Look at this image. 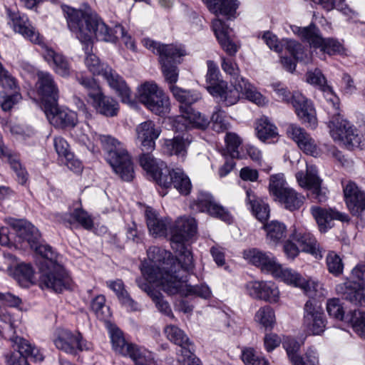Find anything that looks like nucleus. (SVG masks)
<instances>
[{
	"mask_svg": "<svg viewBox=\"0 0 365 365\" xmlns=\"http://www.w3.org/2000/svg\"><path fill=\"white\" fill-rule=\"evenodd\" d=\"M65 13L69 29L80 41L86 43V50L95 35L98 40L108 42L121 38L128 48L135 51V42L121 25H116L113 29L108 27L90 7L86 6L83 10L68 7Z\"/></svg>",
	"mask_w": 365,
	"mask_h": 365,
	"instance_id": "1",
	"label": "nucleus"
},
{
	"mask_svg": "<svg viewBox=\"0 0 365 365\" xmlns=\"http://www.w3.org/2000/svg\"><path fill=\"white\" fill-rule=\"evenodd\" d=\"M6 13L16 32L43 48L44 59L52 66L56 74L63 78H67L71 75L72 68L68 58L62 53L56 52L46 44L43 36L31 25L26 16L9 8H6Z\"/></svg>",
	"mask_w": 365,
	"mask_h": 365,
	"instance_id": "2",
	"label": "nucleus"
},
{
	"mask_svg": "<svg viewBox=\"0 0 365 365\" xmlns=\"http://www.w3.org/2000/svg\"><path fill=\"white\" fill-rule=\"evenodd\" d=\"M142 42L148 49L159 56L165 81L170 86H175L179 75L177 65L180 63V58L187 54L184 47L176 44H163L150 38H144Z\"/></svg>",
	"mask_w": 365,
	"mask_h": 365,
	"instance_id": "3",
	"label": "nucleus"
},
{
	"mask_svg": "<svg viewBox=\"0 0 365 365\" xmlns=\"http://www.w3.org/2000/svg\"><path fill=\"white\" fill-rule=\"evenodd\" d=\"M102 147L106 150L107 160L114 172L124 181L134 178V167L130 155L122 143L109 135H96Z\"/></svg>",
	"mask_w": 365,
	"mask_h": 365,
	"instance_id": "4",
	"label": "nucleus"
},
{
	"mask_svg": "<svg viewBox=\"0 0 365 365\" xmlns=\"http://www.w3.org/2000/svg\"><path fill=\"white\" fill-rule=\"evenodd\" d=\"M197 231L196 221L193 217H180L170 227V244L173 250L180 255V262L187 271L194 267L192 255L186 242L194 236Z\"/></svg>",
	"mask_w": 365,
	"mask_h": 365,
	"instance_id": "5",
	"label": "nucleus"
},
{
	"mask_svg": "<svg viewBox=\"0 0 365 365\" xmlns=\"http://www.w3.org/2000/svg\"><path fill=\"white\" fill-rule=\"evenodd\" d=\"M93 38V36L92 37ZM83 45V49L86 53L85 64L88 69L93 75L102 76L108 82L109 86L115 91L117 94L120 97L121 101L124 103H130V90L127 86L125 81L108 64L103 63L100 61L98 56L91 53L93 48V38L91 43L86 50V43L81 41Z\"/></svg>",
	"mask_w": 365,
	"mask_h": 365,
	"instance_id": "6",
	"label": "nucleus"
},
{
	"mask_svg": "<svg viewBox=\"0 0 365 365\" xmlns=\"http://www.w3.org/2000/svg\"><path fill=\"white\" fill-rule=\"evenodd\" d=\"M143 277L135 279L140 289L146 292L150 298L158 292L153 286L161 287L163 290L168 294H175L181 290L182 282L178 276H173L169 273L163 274L158 267L153 266H144L142 269Z\"/></svg>",
	"mask_w": 365,
	"mask_h": 365,
	"instance_id": "7",
	"label": "nucleus"
},
{
	"mask_svg": "<svg viewBox=\"0 0 365 365\" xmlns=\"http://www.w3.org/2000/svg\"><path fill=\"white\" fill-rule=\"evenodd\" d=\"M354 279H346L336 285V293L343 299L360 307H365V264L358 265L351 272Z\"/></svg>",
	"mask_w": 365,
	"mask_h": 365,
	"instance_id": "8",
	"label": "nucleus"
},
{
	"mask_svg": "<svg viewBox=\"0 0 365 365\" xmlns=\"http://www.w3.org/2000/svg\"><path fill=\"white\" fill-rule=\"evenodd\" d=\"M328 126L331 138L334 141H339L349 150L359 148L362 143V135L349 121L344 119L339 113H334L329 122Z\"/></svg>",
	"mask_w": 365,
	"mask_h": 365,
	"instance_id": "9",
	"label": "nucleus"
},
{
	"mask_svg": "<svg viewBox=\"0 0 365 365\" xmlns=\"http://www.w3.org/2000/svg\"><path fill=\"white\" fill-rule=\"evenodd\" d=\"M138 101L156 115L166 113L169 110L168 96L154 82H145L138 87Z\"/></svg>",
	"mask_w": 365,
	"mask_h": 365,
	"instance_id": "10",
	"label": "nucleus"
},
{
	"mask_svg": "<svg viewBox=\"0 0 365 365\" xmlns=\"http://www.w3.org/2000/svg\"><path fill=\"white\" fill-rule=\"evenodd\" d=\"M11 346L17 352H13L6 356V365H30L27 358L34 361H42L44 359L40 349L16 331L9 337Z\"/></svg>",
	"mask_w": 365,
	"mask_h": 365,
	"instance_id": "11",
	"label": "nucleus"
},
{
	"mask_svg": "<svg viewBox=\"0 0 365 365\" xmlns=\"http://www.w3.org/2000/svg\"><path fill=\"white\" fill-rule=\"evenodd\" d=\"M304 41L314 48L329 56L340 55L344 51L343 45L336 38H322L319 29L314 25L310 24L307 27H298L295 31Z\"/></svg>",
	"mask_w": 365,
	"mask_h": 365,
	"instance_id": "12",
	"label": "nucleus"
},
{
	"mask_svg": "<svg viewBox=\"0 0 365 365\" xmlns=\"http://www.w3.org/2000/svg\"><path fill=\"white\" fill-rule=\"evenodd\" d=\"M40 284L56 292H62L69 283V279L63 267L56 261H48L40 267Z\"/></svg>",
	"mask_w": 365,
	"mask_h": 365,
	"instance_id": "13",
	"label": "nucleus"
},
{
	"mask_svg": "<svg viewBox=\"0 0 365 365\" xmlns=\"http://www.w3.org/2000/svg\"><path fill=\"white\" fill-rule=\"evenodd\" d=\"M178 254V257H173L171 252L167 250L156 247H150L147 251V255L149 260L152 264L147 266H153L158 267L160 272L164 274L169 273L173 276H178V270L180 267L186 271L182 266L180 262V255Z\"/></svg>",
	"mask_w": 365,
	"mask_h": 365,
	"instance_id": "14",
	"label": "nucleus"
},
{
	"mask_svg": "<svg viewBox=\"0 0 365 365\" xmlns=\"http://www.w3.org/2000/svg\"><path fill=\"white\" fill-rule=\"evenodd\" d=\"M296 178L302 187L309 190V196L312 200L318 202H325L327 199V189L322 187V180L318 176V171L315 165H307L306 174L298 172Z\"/></svg>",
	"mask_w": 365,
	"mask_h": 365,
	"instance_id": "15",
	"label": "nucleus"
},
{
	"mask_svg": "<svg viewBox=\"0 0 365 365\" xmlns=\"http://www.w3.org/2000/svg\"><path fill=\"white\" fill-rule=\"evenodd\" d=\"M190 207L195 212H206L212 217L218 218L227 223L232 220L230 212L223 206L216 202L211 195L200 192L197 198L190 204Z\"/></svg>",
	"mask_w": 365,
	"mask_h": 365,
	"instance_id": "16",
	"label": "nucleus"
},
{
	"mask_svg": "<svg viewBox=\"0 0 365 365\" xmlns=\"http://www.w3.org/2000/svg\"><path fill=\"white\" fill-rule=\"evenodd\" d=\"M303 325L309 333L314 335L322 334L325 329L324 313L315 300L309 299L304 305Z\"/></svg>",
	"mask_w": 365,
	"mask_h": 365,
	"instance_id": "17",
	"label": "nucleus"
},
{
	"mask_svg": "<svg viewBox=\"0 0 365 365\" xmlns=\"http://www.w3.org/2000/svg\"><path fill=\"white\" fill-rule=\"evenodd\" d=\"M292 105L302 123L312 129L317 126L315 108L311 101L298 92L293 93Z\"/></svg>",
	"mask_w": 365,
	"mask_h": 365,
	"instance_id": "18",
	"label": "nucleus"
},
{
	"mask_svg": "<svg viewBox=\"0 0 365 365\" xmlns=\"http://www.w3.org/2000/svg\"><path fill=\"white\" fill-rule=\"evenodd\" d=\"M37 78V91L41 96L43 108L58 102L59 92L53 76L48 72L39 71Z\"/></svg>",
	"mask_w": 365,
	"mask_h": 365,
	"instance_id": "19",
	"label": "nucleus"
},
{
	"mask_svg": "<svg viewBox=\"0 0 365 365\" xmlns=\"http://www.w3.org/2000/svg\"><path fill=\"white\" fill-rule=\"evenodd\" d=\"M164 332L170 341L180 346L177 354H181L182 361L194 356V344L182 329L175 325H168L165 327Z\"/></svg>",
	"mask_w": 365,
	"mask_h": 365,
	"instance_id": "20",
	"label": "nucleus"
},
{
	"mask_svg": "<svg viewBox=\"0 0 365 365\" xmlns=\"http://www.w3.org/2000/svg\"><path fill=\"white\" fill-rule=\"evenodd\" d=\"M158 185L165 188L173 185L183 195L189 194L192 187L189 178L180 168L170 170L168 168L167 172L160 178Z\"/></svg>",
	"mask_w": 365,
	"mask_h": 365,
	"instance_id": "21",
	"label": "nucleus"
},
{
	"mask_svg": "<svg viewBox=\"0 0 365 365\" xmlns=\"http://www.w3.org/2000/svg\"><path fill=\"white\" fill-rule=\"evenodd\" d=\"M290 238L299 244L302 252L309 253L317 259L322 258L324 250L310 232L301 228H294L290 234Z\"/></svg>",
	"mask_w": 365,
	"mask_h": 365,
	"instance_id": "22",
	"label": "nucleus"
},
{
	"mask_svg": "<svg viewBox=\"0 0 365 365\" xmlns=\"http://www.w3.org/2000/svg\"><path fill=\"white\" fill-rule=\"evenodd\" d=\"M246 289L252 297L270 303L278 302L279 298L278 287L272 282H251L246 285Z\"/></svg>",
	"mask_w": 365,
	"mask_h": 365,
	"instance_id": "23",
	"label": "nucleus"
},
{
	"mask_svg": "<svg viewBox=\"0 0 365 365\" xmlns=\"http://www.w3.org/2000/svg\"><path fill=\"white\" fill-rule=\"evenodd\" d=\"M212 29L223 51L229 56H235L240 45L232 40L231 37L232 29L222 20L215 19L212 21Z\"/></svg>",
	"mask_w": 365,
	"mask_h": 365,
	"instance_id": "24",
	"label": "nucleus"
},
{
	"mask_svg": "<svg viewBox=\"0 0 365 365\" xmlns=\"http://www.w3.org/2000/svg\"><path fill=\"white\" fill-rule=\"evenodd\" d=\"M44 112L50 123L56 127H74L76 124V113L70 110L61 109L58 107V102L50 106H46Z\"/></svg>",
	"mask_w": 365,
	"mask_h": 365,
	"instance_id": "25",
	"label": "nucleus"
},
{
	"mask_svg": "<svg viewBox=\"0 0 365 365\" xmlns=\"http://www.w3.org/2000/svg\"><path fill=\"white\" fill-rule=\"evenodd\" d=\"M344 195L348 209L353 215L359 216L365 210V192L353 182L344 187Z\"/></svg>",
	"mask_w": 365,
	"mask_h": 365,
	"instance_id": "26",
	"label": "nucleus"
},
{
	"mask_svg": "<svg viewBox=\"0 0 365 365\" xmlns=\"http://www.w3.org/2000/svg\"><path fill=\"white\" fill-rule=\"evenodd\" d=\"M312 214L315 219L319 230L325 232L329 228L332 227L331 222L337 220L341 222H348L349 216L343 212H340L335 209H325L320 207H312L311 208Z\"/></svg>",
	"mask_w": 365,
	"mask_h": 365,
	"instance_id": "27",
	"label": "nucleus"
},
{
	"mask_svg": "<svg viewBox=\"0 0 365 365\" xmlns=\"http://www.w3.org/2000/svg\"><path fill=\"white\" fill-rule=\"evenodd\" d=\"M244 257L252 264L260 267L262 271L271 273L272 275L277 272L279 265L271 252H264L257 249L245 251Z\"/></svg>",
	"mask_w": 365,
	"mask_h": 365,
	"instance_id": "28",
	"label": "nucleus"
},
{
	"mask_svg": "<svg viewBox=\"0 0 365 365\" xmlns=\"http://www.w3.org/2000/svg\"><path fill=\"white\" fill-rule=\"evenodd\" d=\"M160 132V129L157 128L152 120L145 121L137 126V138L143 151L154 150L155 140L159 137Z\"/></svg>",
	"mask_w": 365,
	"mask_h": 365,
	"instance_id": "29",
	"label": "nucleus"
},
{
	"mask_svg": "<svg viewBox=\"0 0 365 365\" xmlns=\"http://www.w3.org/2000/svg\"><path fill=\"white\" fill-rule=\"evenodd\" d=\"M208 124V119L194 110L193 108L190 110L182 113L174 121V127L176 130H182L191 128L204 130Z\"/></svg>",
	"mask_w": 365,
	"mask_h": 365,
	"instance_id": "30",
	"label": "nucleus"
},
{
	"mask_svg": "<svg viewBox=\"0 0 365 365\" xmlns=\"http://www.w3.org/2000/svg\"><path fill=\"white\" fill-rule=\"evenodd\" d=\"M8 223L16 230L19 237L29 243L31 248L39 241L41 235L31 223L13 218L9 219Z\"/></svg>",
	"mask_w": 365,
	"mask_h": 365,
	"instance_id": "31",
	"label": "nucleus"
},
{
	"mask_svg": "<svg viewBox=\"0 0 365 365\" xmlns=\"http://www.w3.org/2000/svg\"><path fill=\"white\" fill-rule=\"evenodd\" d=\"M139 162L141 167L158 184L160 178L167 172L166 164L163 160L154 158L149 153L142 154Z\"/></svg>",
	"mask_w": 365,
	"mask_h": 365,
	"instance_id": "32",
	"label": "nucleus"
},
{
	"mask_svg": "<svg viewBox=\"0 0 365 365\" xmlns=\"http://www.w3.org/2000/svg\"><path fill=\"white\" fill-rule=\"evenodd\" d=\"M207 89L212 96L219 97L225 106L235 104L240 98L237 90L227 88V83L223 81H221L220 84L208 86Z\"/></svg>",
	"mask_w": 365,
	"mask_h": 365,
	"instance_id": "33",
	"label": "nucleus"
},
{
	"mask_svg": "<svg viewBox=\"0 0 365 365\" xmlns=\"http://www.w3.org/2000/svg\"><path fill=\"white\" fill-rule=\"evenodd\" d=\"M192 140V138L188 133L175 136L172 139H165L163 144V151L169 155H175L184 157L187 153V148Z\"/></svg>",
	"mask_w": 365,
	"mask_h": 365,
	"instance_id": "34",
	"label": "nucleus"
},
{
	"mask_svg": "<svg viewBox=\"0 0 365 365\" xmlns=\"http://www.w3.org/2000/svg\"><path fill=\"white\" fill-rule=\"evenodd\" d=\"M209 11L215 15H222L230 19L235 17L239 6L237 0H202Z\"/></svg>",
	"mask_w": 365,
	"mask_h": 365,
	"instance_id": "35",
	"label": "nucleus"
},
{
	"mask_svg": "<svg viewBox=\"0 0 365 365\" xmlns=\"http://www.w3.org/2000/svg\"><path fill=\"white\" fill-rule=\"evenodd\" d=\"M170 90L174 98L180 103V110L181 113L190 110L192 108V105L201 98L199 93L195 91L185 90L177 86H170Z\"/></svg>",
	"mask_w": 365,
	"mask_h": 365,
	"instance_id": "36",
	"label": "nucleus"
},
{
	"mask_svg": "<svg viewBox=\"0 0 365 365\" xmlns=\"http://www.w3.org/2000/svg\"><path fill=\"white\" fill-rule=\"evenodd\" d=\"M92 101L93 106L99 113L107 117H113L118 114L119 110L118 102L113 98L105 96L102 91Z\"/></svg>",
	"mask_w": 365,
	"mask_h": 365,
	"instance_id": "37",
	"label": "nucleus"
},
{
	"mask_svg": "<svg viewBox=\"0 0 365 365\" xmlns=\"http://www.w3.org/2000/svg\"><path fill=\"white\" fill-rule=\"evenodd\" d=\"M77 334H74L69 330L58 329L56 331V336L53 339L56 347L66 353L73 354L76 352Z\"/></svg>",
	"mask_w": 365,
	"mask_h": 365,
	"instance_id": "38",
	"label": "nucleus"
},
{
	"mask_svg": "<svg viewBox=\"0 0 365 365\" xmlns=\"http://www.w3.org/2000/svg\"><path fill=\"white\" fill-rule=\"evenodd\" d=\"M61 221L66 226L78 223L86 230H90L93 226L91 215L81 208H76L70 213H66L61 217Z\"/></svg>",
	"mask_w": 365,
	"mask_h": 365,
	"instance_id": "39",
	"label": "nucleus"
},
{
	"mask_svg": "<svg viewBox=\"0 0 365 365\" xmlns=\"http://www.w3.org/2000/svg\"><path fill=\"white\" fill-rule=\"evenodd\" d=\"M148 228L154 237L165 236L170 222L166 220L158 218L157 214L153 210L148 208L145 211Z\"/></svg>",
	"mask_w": 365,
	"mask_h": 365,
	"instance_id": "40",
	"label": "nucleus"
},
{
	"mask_svg": "<svg viewBox=\"0 0 365 365\" xmlns=\"http://www.w3.org/2000/svg\"><path fill=\"white\" fill-rule=\"evenodd\" d=\"M267 240L269 244L276 245L287 237L286 225L277 220H273L264 225Z\"/></svg>",
	"mask_w": 365,
	"mask_h": 365,
	"instance_id": "41",
	"label": "nucleus"
},
{
	"mask_svg": "<svg viewBox=\"0 0 365 365\" xmlns=\"http://www.w3.org/2000/svg\"><path fill=\"white\" fill-rule=\"evenodd\" d=\"M247 204L250 205L252 213L261 222L266 221L269 217V207L250 190H247Z\"/></svg>",
	"mask_w": 365,
	"mask_h": 365,
	"instance_id": "42",
	"label": "nucleus"
},
{
	"mask_svg": "<svg viewBox=\"0 0 365 365\" xmlns=\"http://www.w3.org/2000/svg\"><path fill=\"white\" fill-rule=\"evenodd\" d=\"M108 286L116 294L120 303L129 309L130 311H140V307L134 301L129 295L128 292L124 289V285L120 279L109 282Z\"/></svg>",
	"mask_w": 365,
	"mask_h": 365,
	"instance_id": "43",
	"label": "nucleus"
},
{
	"mask_svg": "<svg viewBox=\"0 0 365 365\" xmlns=\"http://www.w3.org/2000/svg\"><path fill=\"white\" fill-rule=\"evenodd\" d=\"M275 201L279 202L287 210L294 211L302 207L304 204V197L289 187Z\"/></svg>",
	"mask_w": 365,
	"mask_h": 365,
	"instance_id": "44",
	"label": "nucleus"
},
{
	"mask_svg": "<svg viewBox=\"0 0 365 365\" xmlns=\"http://www.w3.org/2000/svg\"><path fill=\"white\" fill-rule=\"evenodd\" d=\"M287 51L297 61L307 64L311 61L312 55L304 49V47L299 42L294 40H287L285 43Z\"/></svg>",
	"mask_w": 365,
	"mask_h": 365,
	"instance_id": "45",
	"label": "nucleus"
},
{
	"mask_svg": "<svg viewBox=\"0 0 365 365\" xmlns=\"http://www.w3.org/2000/svg\"><path fill=\"white\" fill-rule=\"evenodd\" d=\"M346 322L351 324L354 331L365 339V312L354 309L346 314Z\"/></svg>",
	"mask_w": 365,
	"mask_h": 365,
	"instance_id": "46",
	"label": "nucleus"
},
{
	"mask_svg": "<svg viewBox=\"0 0 365 365\" xmlns=\"http://www.w3.org/2000/svg\"><path fill=\"white\" fill-rule=\"evenodd\" d=\"M258 138L265 141L277 135V127L272 124L267 117L263 116L258 120L257 128Z\"/></svg>",
	"mask_w": 365,
	"mask_h": 365,
	"instance_id": "47",
	"label": "nucleus"
},
{
	"mask_svg": "<svg viewBox=\"0 0 365 365\" xmlns=\"http://www.w3.org/2000/svg\"><path fill=\"white\" fill-rule=\"evenodd\" d=\"M289 188V187L288 186L283 174H276L270 176L269 191L274 200L279 198L285 192V191H287V189Z\"/></svg>",
	"mask_w": 365,
	"mask_h": 365,
	"instance_id": "48",
	"label": "nucleus"
},
{
	"mask_svg": "<svg viewBox=\"0 0 365 365\" xmlns=\"http://www.w3.org/2000/svg\"><path fill=\"white\" fill-rule=\"evenodd\" d=\"M128 349V353L124 354L123 356H128L136 365H148L152 359L150 352L135 344H130Z\"/></svg>",
	"mask_w": 365,
	"mask_h": 365,
	"instance_id": "49",
	"label": "nucleus"
},
{
	"mask_svg": "<svg viewBox=\"0 0 365 365\" xmlns=\"http://www.w3.org/2000/svg\"><path fill=\"white\" fill-rule=\"evenodd\" d=\"M110 336L113 349L116 353L123 356L124 354L128 353V349L130 344L125 341L123 332L118 328H111L110 329Z\"/></svg>",
	"mask_w": 365,
	"mask_h": 365,
	"instance_id": "50",
	"label": "nucleus"
},
{
	"mask_svg": "<svg viewBox=\"0 0 365 365\" xmlns=\"http://www.w3.org/2000/svg\"><path fill=\"white\" fill-rule=\"evenodd\" d=\"M178 279L182 282V287L181 290L178 293L183 292L186 296L188 295H196L197 297L207 299L211 295V291L210 288L205 284L195 285L192 286L190 284H187L185 283V280L183 279V277L178 275Z\"/></svg>",
	"mask_w": 365,
	"mask_h": 365,
	"instance_id": "51",
	"label": "nucleus"
},
{
	"mask_svg": "<svg viewBox=\"0 0 365 365\" xmlns=\"http://www.w3.org/2000/svg\"><path fill=\"white\" fill-rule=\"evenodd\" d=\"M225 141L226 149L223 151L222 155L225 156L229 155L232 158H239V147L242 143V140L239 135L235 133H227Z\"/></svg>",
	"mask_w": 365,
	"mask_h": 365,
	"instance_id": "52",
	"label": "nucleus"
},
{
	"mask_svg": "<svg viewBox=\"0 0 365 365\" xmlns=\"http://www.w3.org/2000/svg\"><path fill=\"white\" fill-rule=\"evenodd\" d=\"M276 278H279L286 282L287 284H292L296 287H299L302 279L303 278L299 274L289 269H284L279 264L277 272L273 274Z\"/></svg>",
	"mask_w": 365,
	"mask_h": 365,
	"instance_id": "53",
	"label": "nucleus"
},
{
	"mask_svg": "<svg viewBox=\"0 0 365 365\" xmlns=\"http://www.w3.org/2000/svg\"><path fill=\"white\" fill-rule=\"evenodd\" d=\"M14 275L21 285L27 286L34 276L33 267L30 264L21 263L16 267Z\"/></svg>",
	"mask_w": 365,
	"mask_h": 365,
	"instance_id": "54",
	"label": "nucleus"
},
{
	"mask_svg": "<svg viewBox=\"0 0 365 365\" xmlns=\"http://www.w3.org/2000/svg\"><path fill=\"white\" fill-rule=\"evenodd\" d=\"M224 111L220 107H216L211 117L212 128L217 133L227 130L230 126L229 122L225 118Z\"/></svg>",
	"mask_w": 365,
	"mask_h": 365,
	"instance_id": "55",
	"label": "nucleus"
},
{
	"mask_svg": "<svg viewBox=\"0 0 365 365\" xmlns=\"http://www.w3.org/2000/svg\"><path fill=\"white\" fill-rule=\"evenodd\" d=\"M327 311L329 316L333 318L346 322V317L344 307L338 298H332L327 302Z\"/></svg>",
	"mask_w": 365,
	"mask_h": 365,
	"instance_id": "56",
	"label": "nucleus"
},
{
	"mask_svg": "<svg viewBox=\"0 0 365 365\" xmlns=\"http://www.w3.org/2000/svg\"><path fill=\"white\" fill-rule=\"evenodd\" d=\"M329 272L334 276H339L343 272L344 264L341 258L336 252H329L326 258Z\"/></svg>",
	"mask_w": 365,
	"mask_h": 365,
	"instance_id": "57",
	"label": "nucleus"
},
{
	"mask_svg": "<svg viewBox=\"0 0 365 365\" xmlns=\"http://www.w3.org/2000/svg\"><path fill=\"white\" fill-rule=\"evenodd\" d=\"M106 299L103 295H98L91 302V309L101 320H106L109 316V309L105 304Z\"/></svg>",
	"mask_w": 365,
	"mask_h": 365,
	"instance_id": "58",
	"label": "nucleus"
},
{
	"mask_svg": "<svg viewBox=\"0 0 365 365\" xmlns=\"http://www.w3.org/2000/svg\"><path fill=\"white\" fill-rule=\"evenodd\" d=\"M298 284V287L301 288L310 298L314 299L322 294L321 284L318 282L311 279L307 280L302 278V281Z\"/></svg>",
	"mask_w": 365,
	"mask_h": 365,
	"instance_id": "59",
	"label": "nucleus"
},
{
	"mask_svg": "<svg viewBox=\"0 0 365 365\" xmlns=\"http://www.w3.org/2000/svg\"><path fill=\"white\" fill-rule=\"evenodd\" d=\"M255 319L263 327H272L274 322V314L269 306L260 308L255 314Z\"/></svg>",
	"mask_w": 365,
	"mask_h": 365,
	"instance_id": "60",
	"label": "nucleus"
},
{
	"mask_svg": "<svg viewBox=\"0 0 365 365\" xmlns=\"http://www.w3.org/2000/svg\"><path fill=\"white\" fill-rule=\"evenodd\" d=\"M0 85L8 91L18 92L19 87L16 80L8 71L5 70L0 63Z\"/></svg>",
	"mask_w": 365,
	"mask_h": 365,
	"instance_id": "61",
	"label": "nucleus"
},
{
	"mask_svg": "<svg viewBox=\"0 0 365 365\" xmlns=\"http://www.w3.org/2000/svg\"><path fill=\"white\" fill-rule=\"evenodd\" d=\"M76 80L87 90L88 96L91 100L97 97L98 93L101 91L96 81L92 78L76 76Z\"/></svg>",
	"mask_w": 365,
	"mask_h": 365,
	"instance_id": "62",
	"label": "nucleus"
},
{
	"mask_svg": "<svg viewBox=\"0 0 365 365\" xmlns=\"http://www.w3.org/2000/svg\"><path fill=\"white\" fill-rule=\"evenodd\" d=\"M151 299L160 312L171 319L175 318L169 303L164 299L161 293L158 292L152 295Z\"/></svg>",
	"mask_w": 365,
	"mask_h": 365,
	"instance_id": "63",
	"label": "nucleus"
},
{
	"mask_svg": "<svg viewBox=\"0 0 365 365\" xmlns=\"http://www.w3.org/2000/svg\"><path fill=\"white\" fill-rule=\"evenodd\" d=\"M242 359L245 365H267V361L255 354L253 349L249 348L243 350Z\"/></svg>",
	"mask_w": 365,
	"mask_h": 365,
	"instance_id": "64",
	"label": "nucleus"
}]
</instances>
